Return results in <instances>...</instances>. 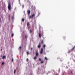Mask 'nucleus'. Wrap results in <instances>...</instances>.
Listing matches in <instances>:
<instances>
[{"label":"nucleus","mask_w":75,"mask_h":75,"mask_svg":"<svg viewBox=\"0 0 75 75\" xmlns=\"http://www.w3.org/2000/svg\"><path fill=\"white\" fill-rule=\"evenodd\" d=\"M22 8H24V5H23L22 6Z\"/></svg>","instance_id":"obj_27"},{"label":"nucleus","mask_w":75,"mask_h":75,"mask_svg":"<svg viewBox=\"0 0 75 75\" xmlns=\"http://www.w3.org/2000/svg\"><path fill=\"white\" fill-rule=\"evenodd\" d=\"M40 53L41 54H42V53H43V49L42 48H41Z\"/></svg>","instance_id":"obj_3"},{"label":"nucleus","mask_w":75,"mask_h":75,"mask_svg":"<svg viewBox=\"0 0 75 75\" xmlns=\"http://www.w3.org/2000/svg\"><path fill=\"white\" fill-rule=\"evenodd\" d=\"M27 55H28V54H29V52H27Z\"/></svg>","instance_id":"obj_22"},{"label":"nucleus","mask_w":75,"mask_h":75,"mask_svg":"<svg viewBox=\"0 0 75 75\" xmlns=\"http://www.w3.org/2000/svg\"><path fill=\"white\" fill-rule=\"evenodd\" d=\"M46 45H44L43 46V48H44V49H45V48Z\"/></svg>","instance_id":"obj_13"},{"label":"nucleus","mask_w":75,"mask_h":75,"mask_svg":"<svg viewBox=\"0 0 75 75\" xmlns=\"http://www.w3.org/2000/svg\"><path fill=\"white\" fill-rule=\"evenodd\" d=\"M27 26L28 28H30V24H29V22L27 23Z\"/></svg>","instance_id":"obj_4"},{"label":"nucleus","mask_w":75,"mask_h":75,"mask_svg":"<svg viewBox=\"0 0 75 75\" xmlns=\"http://www.w3.org/2000/svg\"><path fill=\"white\" fill-rule=\"evenodd\" d=\"M35 16V14L33 13V14L32 15L30 16V17L29 18V19H30V18H33Z\"/></svg>","instance_id":"obj_2"},{"label":"nucleus","mask_w":75,"mask_h":75,"mask_svg":"<svg viewBox=\"0 0 75 75\" xmlns=\"http://www.w3.org/2000/svg\"><path fill=\"white\" fill-rule=\"evenodd\" d=\"M2 65H4V63L3 62H2Z\"/></svg>","instance_id":"obj_17"},{"label":"nucleus","mask_w":75,"mask_h":75,"mask_svg":"<svg viewBox=\"0 0 75 75\" xmlns=\"http://www.w3.org/2000/svg\"><path fill=\"white\" fill-rule=\"evenodd\" d=\"M26 60L27 61H28V59H27Z\"/></svg>","instance_id":"obj_29"},{"label":"nucleus","mask_w":75,"mask_h":75,"mask_svg":"<svg viewBox=\"0 0 75 75\" xmlns=\"http://www.w3.org/2000/svg\"><path fill=\"white\" fill-rule=\"evenodd\" d=\"M38 47L39 48H41V45H40V43H39V45L38 46Z\"/></svg>","instance_id":"obj_8"},{"label":"nucleus","mask_w":75,"mask_h":75,"mask_svg":"<svg viewBox=\"0 0 75 75\" xmlns=\"http://www.w3.org/2000/svg\"><path fill=\"white\" fill-rule=\"evenodd\" d=\"M39 36L40 38L41 37V33H39Z\"/></svg>","instance_id":"obj_9"},{"label":"nucleus","mask_w":75,"mask_h":75,"mask_svg":"<svg viewBox=\"0 0 75 75\" xmlns=\"http://www.w3.org/2000/svg\"><path fill=\"white\" fill-rule=\"evenodd\" d=\"M12 62H14V59H13V58L12 59Z\"/></svg>","instance_id":"obj_24"},{"label":"nucleus","mask_w":75,"mask_h":75,"mask_svg":"<svg viewBox=\"0 0 75 75\" xmlns=\"http://www.w3.org/2000/svg\"><path fill=\"white\" fill-rule=\"evenodd\" d=\"M71 55L72 57H73V56H74L75 58V55H74L73 54H71Z\"/></svg>","instance_id":"obj_16"},{"label":"nucleus","mask_w":75,"mask_h":75,"mask_svg":"<svg viewBox=\"0 0 75 75\" xmlns=\"http://www.w3.org/2000/svg\"><path fill=\"white\" fill-rule=\"evenodd\" d=\"M30 33H31V32H32V31H31V30H30Z\"/></svg>","instance_id":"obj_28"},{"label":"nucleus","mask_w":75,"mask_h":75,"mask_svg":"<svg viewBox=\"0 0 75 75\" xmlns=\"http://www.w3.org/2000/svg\"><path fill=\"white\" fill-rule=\"evenodd\" d=\"M75 46H74V47L71 49V51H73V50H74V49H75Z\"/></svg>","instance_id":"obj_12"},{"label":"nucleus","mask_w":75,"mask_h":75,"mask_svg":"<svg viewBox=\"0 0 75 75\" xmlns=\"http://www.w3.org/2000/svg\"><path fill=\"white\" fill-rule=\"evenodd\" d=\"M43 42H44V41L43 40H42L41 41V42L39 43L40 44H43Z\"/></svg>","instance_id":"obj_6"},{"label":"nucleus","mask_w":75,"mask_h":75,"mask_svg":"<svg viewBox=\"0 0 75 75\" xmlns=\"http://www.w3.org/2000/svg\"><path fill=\"white\" fill-rule=\"evenodd\" d=\"M27 13H28V15H30V10H28L27 11Z\"/></svg>","instance_id":"obj_5"},{"label":"nucleus","mask_w":75,"mask_h":75,"mask_svg":"<svg viewBox=\"0 0 75 75\" xmlns=\"http://www.w3.org/2000/svg\"><path fill=\"white\" fill-rule=\"evenodd\" d=\"M56 75H58V74H56Z\"/></svg>","instance_id":"obj_35"},{"label":"nucleus","mask_w":75,"mask_h":75,"mask_svg":"<svg viewBox=\"0 0 75 75\" xmlns=\"http://www.w3.org/2000/svg\"><path fill=\"white\" fill-rule=\"evenodd\" d=\"M45 59H46V60H48V59H47V57H45Z\"/></svg>","instance_id":"obj_19"},{"label":"nucleus","mask_w":75,"mask_h":75,"mask_svg":"<svg viewBox=\"0 0 75 75\" xmlns=\"http://www.w3.org/2000/svg\"><path fill=\"white\" fill-rule=\"evenodd\" d=\"M31 50H32V48H31Z\"/></svg>","instance_id":"obj_34"},{"label":"nucleus","mask_w":75,"mask_h":75,"mask_svg":"<svg viewBox=\"0 0 75 75\" xmlns=\"http://www.w3.org/2000/svg\"><path fill=\"white\" fill-rule=\"evenodd\" d=\"M71 73L72 74H73V73H72V71H71Z\"/></svg>","instance_id":"obj_26"},{"label":"nucleus","mask_w":75,"mask_h":75,"mask_svg":"<svg viewBox=\"0 0 75 75\" xmlns=\"http://www.w3.org/2000/svg\"><path fill=\"white\" fill-rule=\"evenodd\" d=\"M39 61H41V58H39Z\"/></svg>","instance_id":"obj_20"},{"label":"nucleus","mask_w":75,"mask_h":75,"mask_svg":"<svg viewBox=\"0 0 75 75\" xmlns=\"http://www.w3.org/2000/svg\"><path fill=\"white\" fill-rule=\"evenodd\" d=\"M1 21V18H0V21Z\"/></svg>","instance_id":"obj_32"},{"label":"nucleus","mask_w":75,"mask_h":75,"mask_svg":"<svg viewBox=\"0 0 75 75\" xmlns=\"http://www.w3.org/2000/svg\"><path fill=\"white\" fill-rule=\"evenodd\" d=\"M27 36L25 35V38H27Z\"/></svg>","instance_id":"obj_30"},{"label":"nucleus","mask_w":75,"mask_h":75,"mask_svg":"<svg viewBox=\"0 0 75 75\" xmlns=\"http://www.w3.org/2000/svg\"><path fill=\"white\" fill-rule=\"evenodd\" d=\"M8 8L9 10H11V4L10 2L8 3Z\"/></svg>","instance_id":"obj_1"},{"label":"nucleus","mask_w":75,"mask_h":75,"mask_svg":"<svg viewBox=\"0 0 75 75\" xmlns=\"http://www.w3.org/2000/svg\"><path fill=\"white\" fill-rule=\"evenodd\" d=\"M9 18H10V15H9Z\"/></svg>","instance_id":"obj_33"},{"label":"nucleus","mask_w":75,"mask_h":75,"mask_svg":"<svg viewBox=\"0 0 75 75\" xmlns=\"http://www.w3.org/2000/svg\"><path fill=\"white\" fill-rule=\"evenodd\" d=\"M73 61H74V62H75V60H74V59H73Z\"/></svg>","instance_id":"obj_31"},{"label":"nucleus","mask_w":75,"mask_h":75,"mask_svg":"<svg viewBox=\"0 0 75 75\" xmlns=\"http://www.w3.org/2000/svg\"><path fill=\"white\" fill-rule=\"evenodd\" d=\"M6 58V57L5 56H3L2 57V59H4V58Z\"/></svg>","instance_id":"obj_10"},{"label":"nucleus","mask_w":75,"mask_h":75,"mask_svg":"<svg viewBox=\"0 0 75 75\" xmlns=\"http://www.w3.org/2000/svg\"><path fill=\"white\" fill-rule=\"evenodd\" d=\"M68 53H70L71 52V51H69L68 52Z\"/></svg>","instance_id":"obj_25"},{"label":"nucleus","mask_w":75,"mask_h":75,"mask_svg":"<svg viewBox=\"0 0 75 75\" xmlns=\"http://www.w3.org/2000/svg\"><path fill=\"white\" fill-rule=\"evenodd\" d=\"M37 56H35L34 57V59L35 60L37 59Z\"/></svg>","instance_id":"obj_11"},{"label":"nucleus","mask_w":75,"mask_h":75,"mask_svg":"<svg viewBox=\"0 0 75 75\" xmlns=\"http://www.w3.org/2000/svg\"><path fill=\"white\" fill-rule=\"evenodd\" d=\"M38 52H36V57H38Z\"/></svg>","instance_id":"obj_7"},{"label":"nucleus","mask_w":75,"mask_h":75,"mask_svg":"<svg viewBox=\"0 0 75 75\" xmlns=\"http://www.w3.org/2000/svg\"><path fill=\"white\" fill-rule=\"evenodd\" d=\"M21 47H19V50H21Z\"/></svg>","instance_id":"obj_15"},{"label":"nucleus","mask_w":75,"mask_h":75,"mask_svg":"<svg viewBox=\"0 0 75 75\" xmlns=\"http://www.w3.org/2000/svg\"><path fill=\"white\" fill-rule=\"evenodd\" d=\"M44 61H42L41 62V64H43V63H44Z\"/></svg>","instance_id":"obj_23"},{"label":"nucleus","mask_w":75,"mask_h":75,"mask_svg":"<svg viewBox=\"0 0 75 75\" xmlns=\"http://www.w3.org/2000/svg\"><path fill=\"white\" fill-rule=\"evenodd\" d=\"M16 70H15L14 72V74H16Z\"/></svg>","instance_id":"obj_21"},{"label":"nucleus","mask_w":75,"mask_h":75,"mask_svg":"<svg viewBox=\"0 0 75 75\" xmlns=\"http://www.w3.org/2000/svg\"><path fill=\"white\" fill-rule=\"evenodd\" d=\"M24 20H25L24 18H23L22 19V21H23V22H24Z\"/></svg>","instance_id":"obj_14"},{"label":"nucleus","mask_w":75,"mask_h":75,"mask_svg":"<svg viewBox=\"0 0 75 75\" xmlns=\"http://www.w3.org/2000/svg\"><path fill=\"white\" fill-rule=\"evenodd\" d=\"M11 37H13V36H14V34L12 33L11 35Z\"/></svg>","instance_id":"obj_18"}]
</instances>
